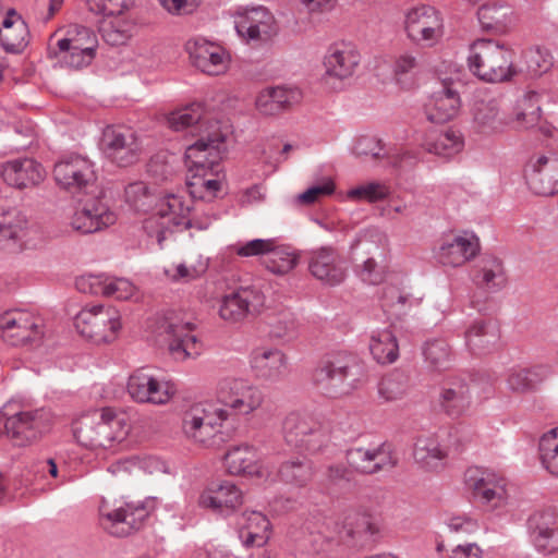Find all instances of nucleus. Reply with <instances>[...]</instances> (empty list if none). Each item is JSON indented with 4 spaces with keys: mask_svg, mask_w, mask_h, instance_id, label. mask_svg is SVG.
<instances>
[{
    "mask_svg": "<svg viewBox=\"0 0 558 558\" xmlns=\"http://www.w3.org/2000/svg\"><path fill=\"white\" fill-rule=\"evenodd\" d=\"M228 128L207 133L185 150L189 171L187 187L190 197L170 194L159 199L153 215L143 221L147 236L162 248L163 241L169 239L175 228L190 227L191 198L213 201L222 189L219 175L220 160L226 150L225 141Z\"/></svg>",
    "mask_w": 558,
    "mask_h": 558,
    "instance_id": "obj_1",
    "label": "nucleus"
},
{
    "mask_svg": "<svg viewBox=\"0 0 558 558\" xmlns=\"http://www.w3.org/2000/svg\"><path fill=\"white\" fill-rule=\"evenodd\" d=\"M131 425L125 414L111 408L95 409L73 422V434L80 445L90 450L108 449L122 442Z\"/></svg>",
    "mask_w": 558,
    "mask_h": 558,
    "instance_id": "obj_2",
    "label": "nucleus"
},
{
    "mask_svg": "<svg viewBox=\"0 0 558 558\" xmlns=\"http://www.w3.org/2000/svg\"><path fill=\"white\" fill-rule=\"evenodd\" d=\"M364 378L363 366L350 353L328 355L313 373V383L326 397L341 398L354 391Z\"/></svg>",
    "mask_w": 558,
    "mask_h": 558,
    "instance_id": "obj_3",
    "label": "nucleus"
},
{
    "mask_svg": "<svg viewBox=\"0 0 558 558\" xmlns=\"http://www.w3.org/2000/svg\"><path fill=\"white\" fill-rule=\"evenodd\" d=\"M468 65L478 80L487 83L507 82L518 73L513 51L493 39H477L470 46Z\"/></svg>",
    "mask_w": 558,
    "mask_h": 558,
    "instance_id": "obj_4",
    "label": "nucleus"
},
{
    "mask_svg": "<svg viewBox=\"0 0 558 558\" xmlns=\"http://www.w3.org/2000/svg\"><path fill=\"white\" fill-rule=\"evenodd\" d=\"M229 412L211 403H195L187 408L181 420L184 438L197 446L211 447L217 444Z\"/></svg>",
    "mask_w": 558,
    "mask_h": 558,
    "instance_id": "obj_5",
    "label": "nucleus"
},
{
    "mask_svg": "<svg viewBox=\"0 0 558 558\" xmlns=\"http://www.w3.org/2000/svg\"><path fill=\"white\" fill-rule=\"evenodd\" d=\"M122 326V315L112 305L85 306L75 317L80 335L97 344L117 340Z\"/></svg>",
    "mask_w": 558,
    "mask_h": 558,
    "instance_id": "obj_6",
    "label": "nucleus"
},
{
    "mask_svg": "<svg viewBox=\"0 0 558 558\" xmlns=\"http://www.w3.org/2000/svg\"><path fill=\"white\" fill-rule=\"evenodd\" d=\"M216 398L220 408L230 415L250 417L262 409L265 396L248 379L228 377L218 383Z\"/></svg>",
    "mask_w": 558,
    "mask_h": 558,
    "instance_id": "obj_7",
    "label": "nucleus"
},
{
    "mask_svg": "<svg viewBox=\"0 0 558 558\" xmlns=\"http://www.w3.org/2000/svg\"><path fill=\"white\" fill-rule=\"evenodd\" d=\"M403 27L407 37L423 48L437 46L446 33L442 12L425 3L413 5L405 11Z\"/></svg>",
    "mask_w": 558,
    "mask_h": 558,
    "instance_id": "obj_8",
    "label": "nucleus"
},
{
    "mask_svg": "<svg viewBox=\"0 0 558 558\" xmlns=\"http://www.w3.org/2000/svg\"><path fill=\"white\" fill-rule=\"evenodd\" d=\"M98 512L100 526L118 537L126 536L138 530L147 518L145 507L117 498H102Z\"/></svg>",
    "mask_w": 558,
    "mask_h": 558,
    "instance_id": "obj_9",
    "label": "nucleus"
},
{
    "mask_svg": "<svg viewBox=\"0 0 558 558\" xmlns=\"http://www.w3.org/2000/svg\"><path fill=\"white\" fill-rule=\"evenodd\" d=\"M464 484L473 498L488 509L495 510L508 502V482L492 470L469 468L464 473Z\"/></svg>",
    "mask_w": 558,
    "mask_h": 558,
    "instance_id": "obj_10",
    "label": "nucleus"
},
{
    "mask_svg": "<svg viewBox=\"0 0 558 558\" xmlns=\"http://www.w3.org/2000/svg\"><path fill=\"white\" fill-rule=\"evenodd\" d=\"M510 113L494 97L475 99L470 109V132L476 138H493L507 133Z\"/></svg>",
    "mask_w": 558,
    "mask_h": 558,
    "instance_id": "obj_11",
    "label": "nucleus"
},
{
    "mask_svg": "<svg viewBox=\"0 0 558 558\" xmlns=\"http://www.w3.org/2000/svg\"><path fill=\"white\" fill-rule=\"evenodd\" d=\"M45 241L44 231L16 209L8 210L0 220V244L11 252L36 248Z\"/></svg>",
    "mask_w": 558,
    "mask_h": 558,
    "instance_id": "obj_12",
    "label": "nucleus"
},
{
    "mask_svg": "<svg viewBox=\"0 0 558 558\" xmlns=\"http://www.w3.org/2000/svg\"><path fill=\"white\" fill-rule=\"evenodd\" d=\"M58 185L71 193H92L96 190L97 175L93 162L77 154L63 156L53 168Z\"/></svg>",
    "mask_w": 558,
    "mask_h": 558,
    "instance_id": "obj_13",
    "label": "nucleus"
},
{
    "mask_svg": "<svg viewBox=\"0 0 558 558\" xmlns=\"http://www.w3.org/2000/svg\"><path fill=\"white\" fill-rule=\"evenodd\" d=\"M2 339L11 345L38 343L45 336L41 317L24 310L5 312L0 317Z\"/></svg>",
    "mask_w": 558,
    "mask_h": 558,
    "instance_id": "obj_14",
    "label": "nucleus"
},
{
    "mask_svg": "<svg viewBox=\"0 0 558 558\" xmlns=\"http://www.w3.org/2000/svg\"><path fill=\"white\" fill-rule=\"evenodd\" d=\"M160 329L167 335L168 349L175 361L196 357L202 353L203 343L195 332V325L181 315L165 316Z\"/></svg>",
    "mask_w": 558,
    "mask_h": 558,
    "instance_id": "obj_15",
    "label": "nucleus"
},
{
    "mask_svg": "<svg viewBox=\"0 0 558 558\" xmlns=\"http://www.w3.org/2000/svg\"><path fill=\"white\" fill-rule=\"evenodd\" d=\"M234 25L239 36L255 46L272 40L279 31L274 14L265 7L238 10Z\"/></svg>",
    "mask_w": 558,
    "mask_h": 558,
    "instance_id": "obj_16",
    "label": "nucleus"
},
{
    "mask_svg": "<svg viewBox=\"0 0 558 558\" xmlns=\"http://www.w3.org/2000/svg\"><path fill=\"white\" fill-rule=\"evenodd\" d=\"M361 60V52L354 44L337 41L330 45L323 59L325 81L331 84L344 83L356 73Z\"/></svg>",
    "mask_w": 558,
    "mask_h": 558,
    "instance_id": "obj_17",
    "label": "nucleus"
},
{
    "mask_svg": "<svg viewBox=\"0 0 558 558\" xmlns=\"http://www.w3.org/2000/svg\"><path fill=\"white\" fill-rule=\"evenodd\" d=\"M185 51L193 66L207 75H223L231 64L229 51L218 43L204 37L189 39L185 43Z\"/></svg>",
    "mask_w": 558,
    "mask_h": 558,
    "instance_id": "obj_18",
    "label": "nucleus"
},
{
    "mask_svg": "<svg viewBox=\"0 0 558 558\" xmlns=\"http://www.w3.org/2000/svg\"><path fill=\"white\" fill-rule=\"evenodd\" d=\"M265 305V295L254 286H241L225 294L219 301L218 314L228 323H239L252 314L258 313Z\"/></svg>",
    "mask_w": 558,
    "mask_h": 558,
    "instance_id": "obj_19",
    "label": "nucleus"
},
{
    "mask_svg": "<svg viewBox=\"0 0 558 558\" xmlns=\"http://www.w3.org/2000/svg\"><path fill=\"white\" fill-rule=\"evenodd\" d=\"M75 287L83 293L112 298L119 301L138 300V288L126 278L100 275H83L75 280Z\"/></svg>",
    "mask_w": 558,
    "mask_h": 558,
    "instance_id": "obj_20",
    "label": "nucleus"
},
{
    "mask_svg": "<svg viewBox=\"0 0 558 558\" xmlns=\"http://www.w3.org/2000/svg\"><path fill=\"white\" fill-rule=\"evenodd\" d=\"M50 427V418L44 410L20 412L7 420V437L17 447L29 446Z\"/></svg>",
    "mask_w": 558,
    "mask_h": 558,
    "instance_id": "obj_21",
    "label": "nucleus"
},
{
    "mask_svg": "<svg viewBox=\"0 0 558 558\" xmlns=\"http://www.w3.org/2000/svg\"><path fill=\"white\" fill-rule=\"evenodd\" d=\"M525 179L534 194L554 195L558 192V155L547 153L532 156L525 168Z\"/></svg>",
    "mask_w": 558,
    "mask_h": 558,
    "instance_id": "obj_22",
    "label": "nucleus"
},
{
    "mask_svg": "<svg viewBox=\"0 0 558 558\" xmlns=\"http://www.w3.org/2000/svg\"><path fill=\"white\" fill-rule=\"evenodd\" d=\"M105 151L120 167L135 163L142 153V146L136 132L130 128H108L104 132Z\"/></svg>",
    "mask_w": 558,
    "mask_h": 558,
    "instance_id": "obj_23",
    "label": "nucleus"
},
{
    "mask_svg": "<svg viewBox=\"0 0 558 558\" xmlns=\"http://www.w3.org/2000/svg\"><path fill=\"white\" fill-rule=\"evenodd\" d=\"M461 99L452 78H444L425 105V114L433 123H446L460 112Z\"/></svg>",
    "mask_w": 558,
    "mask_h": 558,
    "instance_id": "obj_24",
    "label": "nucleus"
},
{
    "mask_svg": "<svg viewBox=\"0 0 558 558\" xmlns=\"http://www.w3.org/2000/svg\"><path fill=\"white\" fill-rule=\"evenodd\" d=\"M227 471L231 475H241L267 480L269 468L263 462L258 450L248 444L231 447L225 456Z\"/></svg>",
    "mask_w": 558,
    "mask_h": 558,
    "instance_id": "obj_25",
    "label": "nucleus"
},
{
    "mask_svg": "<svg viewBox=\"0 0 558 558\" xmlns=\"http://www.w3.org/2000/svg\"><path fill=\"white\" fill-rule=\"evenodd\" d=\"M117 215L99 198L86 199L74 211L70 220L73 230L93 233L112 226Z\"/></svg>",
    "mask_w": 558,
    "mask_h": 558,
    "instance_id": "obj_26",
    "label": "nucleus"
},
{
    "mask_svg": "<svg viewBox=\"0 0 558 558\" xmlns=\"http://www.w3.org/2000/svg\"><path fill=\"white\" fill-rule=\"evenodd\" d=\"M478 251V240L474 235L452 234L441 241L435 256L442 266L457 268L473 259Z\"/></svg>",
    "mask_w": 558,
    "mask_h": 558,
    "instance_id": "obj_27",
    "label": "nucleus"
},
{
    "mask_svg": "<svg viewBox=\"0 0 558 558\" xmlns=\"http://www.w3.org/2000/svg\"><path fill=\"white\" fill-rule=\"evenodd\" d=\"M250 365L257 378L270 383L282 380L289 369L286 353L272 347L254 349L250 356Z\"/></svg>",
    "mask_w": 558,
    "mask_h": 558,
    "instance_id": "obj_28",
    "label": "nucleus"
},
{
    "mask_svg": "<svg viewBox=\"0 0 558 558\" xmlns=\"http://www.w3.org/2000/svg\"><path fill=\"white\" fill-rule=\"evenodd\" d=\"M308 269L316 279L329 286H337L345 278L344 263L340 255L330 247L312 251Z\"/></svg>",
    "mask_w": 558,
    "mask_h": 558,
    "instance_id": "obj_29",
    "label": "nucleus"
},
{
    "mask_svg": "<svg viewBox=\"0 0 558 558\" xmlns=\"http://www.w3.org/2000/svg\"><path fill=\"white\" fill-rule=\"evenodd\" d=\"M347 458L357 472L364 474H374L397 463L390 446L385 444L374 448H353L348 451Z\"/></svg>",
    "mask_w": 558,
    "mask_h": 558,
    "instance_id": "obj_30",
    "label": "nucleus"
},
{
    "mask_svg": "<svg viewBox=\"0 0 558 558\" xmlns=\"http://www.w3.org/2000/svg\"><path fill=\"white\" fill-rule=\"evenodd\" d=\"M46 175V171L32 158H16L7 161L1 167L3 181L17 189H26L39 184Z\"/></svg>",
    "mask_w": 558,
    "mask_h": 558,
    "instance_id": "obj_31",
    "label": "nucleus"
},
{
    "mask_svg": "<svg viewBox=\"0 0 558 558\" xmlns=\"http://www.w3.org/2000/svg\"><path fill=\"white\" fill-rule=\"evenodd\" d=\"M239 536L245 547H264L270 539L272 526L262 512L245 510L238 520Z\"/></svg>",
    "mask_w": 558,
    "mask_h": 558,
    "instance_id": "obj_32",
    "label": "nucleus"
},
{
    "mask_svg": "<svg viewBox=\"0 0 558 558\" xmlns=\"http://www.w3.org/2000/svg\"><path fill=\"white\" fill-rule=\"evenodd\" d=\"M302 99L295 87L274 86L262 89L255 100L256 110L264 116H275L290 109Z\"/></svg>",
    "mask_w": 558,
    "mask_h": 558,
    "instance_id": "obj_33",
    "label": "nucleus"
},
{
    "mask_svg": "<svg viewBox=\"0 0 558 558\" xmlns=\"http://www.w3.org/2000/svg\"><path fill=\"white\" fill-rule=\"evenodd\" d=\"M242 500L241 489L235 484L225 481L206 488L199 495L198 505L215 512H223L234 510L242 504Z\"/></svg>",
    "mask_w": 558,
    "mask_h": 558,
    "instance_id": "obj_34",
    "label": "nucleus"
},
{
    "mask_svg": "<svg viewBox=\"0 0 558 558\" xmlns=\"http://www.w3.org/2000/svg\"><path fill=\"white\" fill-rule=\"evenodd\" d=\"M477 16L482 27L496 35L508 34L517 23L514 11L506 1L483 4L477 11Z\"/></svg>",
    "mask_w": 558,
    "mask_h": 558,
    "instance_id": "obj_35",
    "label": "nucleus"
},
{
    "mask_svg": "<svg viewBox=\"0 0 558 558\" xmlns=\"http://www.w3.org/2000/svg\"><path fill=\"white\" fill-rule=\"evenodd\" d=\"M413 457L421 468L438 472L445 468L448 452L435 435L426 434L417 437Z\"/></svg>",
    "mask_w": 558,
    "mask_h": 558,
    "instance_id": "obj_36",
    "label": "nucleus"
},
{
    "mask_svg": "<svg viewBox=\"0 0 558 558\" xmlns=\"http://www.w3.org/2000/svg\"><path fill=\"white\" fill-rule=\"evenodd\" d=\"M464 338L471 351L478 354L488 352L499 342V326L490 319H476L468 327Z\"/></svg>",
    "mask_w": 558,
    "mask_h": 558,
    "instance_id": "obj_37",
    "label": "nucleus"
},
{
    "mask_svg": "<svg viewBox=\"0 0 558 558\" xmlns=\"http://www.w3.org/2000/svg\"><path fill=\"white\" fill-rule=\"evenodd\" d=\"M473 280L474 283L484 291L496 292L501 290L507 282L502 262L495 256L482 258L477 265Z\"/></svg>",
    "mask_w": 558,
    "mask_h": 558,
    "instance_id": "obj_38",
    "label": "nucleus"
},
{
    "mask_svg": "<svg viewBox=\"0 0 558 558\" xmlns=\"http://www.w3.org/2000/svg\"><path fill=\"white\" fill-rule=\"evenodd\" d=\"M422 146L429 154L450 158L462 151L464 138L460 131L447 129L439 133L427 134Z\"/></svg>",
    "mask_w": 558,
    "mask_h": 558,
    "instance_id": "obj_39",
    "label": "nucleus"
},
{
    "mask_svg": "<svg viewBox=\"0 0 558 558\" xmlns=\"http://www.w3.org/2000/svg\"><path fill=\"white\" fill-rule=\"evenodd\" d=\"M27 26L13 10L0 16V43L8 51H20L26 45Z\"/></svg>",
    "mask_w": 558,
    "mask_h": 558,
    "instance_id": "obj_40",
    "label": "nucleus"
},
{
    "mask_svg": "<svg viewBox=\"0 0 558 558\" xmlns=\"http://www.w3.org/2000/svg\"><path fill=\"white\" fill-rule=\"evenodd\" d=\"M471 392L463 380H452L442 388L440 392V405L450 416H460L471 405Z\"/></svg>",
    "mask_w": 558,
    "mask_h": 558,
    "instance_id": "obj_41",
    "label": "nucleus"
},
{
    "mask_svg": "<svg viewBox=\"0 0 558 558\" xmlns=\"http://www.w3.org/2000/svg\"><path fill=\"white\" fill-rule=\"evenodd\" d=\"M62 33V31H57L50 40L57 41L61 49L71 46L72 49L95 54L97 38L92 29L81 25H71L63 35Z\"/></svg>",
    "mask_w": 558,
    "mask_h": 558,
    "instance_id": "obj_42",
    "label": "nucleus"
},
{
    "mask_svg": "<svg viewBox=\"0 0 558 558\" xmlns=\"http://www.w3.org/2000/svg\"><path fill=\"white\" fill-rule=\"evenodd\" d=\"M373 357L383 365L392 364L399 357V345L393 332L389 329L375 331L369 341Z\"/></svg>",
    "mask_w": 558,
    "mask_h": 558,
    "instance_id": "obj_43",
    "label": "nucleus"
},
{
    "mask_svg": "<svg viewBox=\"0 0 558 558\" xmlns=\"http://www.w3.org/2000/svg\"><path fill=\"white\" fill-rule=\"evenodd\" d=\"M316 426V420L301 413H290L283 422V435L288 445L299 448L306 435Z\"/></svg>",
    "mask_w": 558,
    "mask_h": 558,
    "instance_id": "obj_44",
    "label": "nucleus"
},
{
    "mask_svg": "<svg viewBox=\"0 0 558 558\" xmlns=\"http://www.w3.org/2000/svg\"><path fill=\"white\" fill-rule=\"evenodd\" d=\"M177 393L175 384L146 369V403L163 405Z\"/></svg>",
    "mask_w": 558,
    "mask_h": 558,
    "instance_id": "obj_45",
    "label": "nucleus"
},
{
    "mask_svg": "<svg viewBox=\"0 0 558 558\" xmlns=\"http://www.w3.org/2000/svg\"><path fill=\"white\" fill-rule=\"evenodd\" d=\"M266 325L269 337L278 340L294 338L299 329L295 315L288 310L268 314Z\"/></svg>",
    "mask_w": 558,
    "mask_h": 558,
    "instance_id": "obj_46",
    "label": "nucleus"
},
{
    "mask_svg": "<svg viewBox=\"0 0 558 558\" xmlns=\"http://www.w3.org/2000/svg\"><path fill=\"white\" fill-rule=\"evenodd\" d=\"M269 251L264 265L272 274H288L298 265V255L289 246L280 245L274 240V247Z\"/></svg>",
    "mask_w": 558,
    "mask_h": 558,
    "instance_id": "obj_47",
    "label": "nucleus"
},
{
    "mask_svg": "<svg viewBox=\"0 0 558 558\" xmlns=\"http://www.w3.org/2000/svg\"><path fill=\"white\" fill-rule=\"evenodd\" d=\"M281 481L298 487H304L313 476L312 464L305 459H291L283 462L279 469Z\"/></svg>",
    "mask_w": 558,
    "mask_h": 558,
    "instance_id": "obj_48",
    "label": "nucleus"
},
{
    "mask_svg": "<svg viewBox=\"0 0 558 558\" xmlns=\"http://www.w3.org/2000/svg\"><path fill=\"white\" fill-rule=\"evenodd\" d=\"M113 19L105 23L101 28L104 39L112 45H123L132 37L135 24L126 13L123 15H111Z\"/></svg>",
    "mask_w": 558,
    "mask_h": 558,
    "instance_id": "obj_49",
    "label": "nucleus"
},
{
    "mask_svg": "<svg viewBox=\"0 0 558 558\" xmlns=\"http://www.w3.org/2000/svg\"><path fill=\"white\" fill-rule=\"evenodd\" d=\"M48 56L57 59L62 65L72 69H82L90 64L94 59V53L72 49L71 46L63 47L57 45V41L50 40L48 47Z\"/></svg>",
    "mask_w": 558,
    "mask_h": 558,
    "instance_id": "obj_50",
    "label": "nucleus"
},
{
    "mask_svg": "<svg viewBox=\"0 0 558 558\" xmlns=\"http://www.w3.org/2000/svg\"><path fill=\"white\" fill-rule=\"evenodd\" d=\"M391 194L390 185L381 181H368L347 192V197L354 202L377 203L387 199Z\"/></svg>",
    "mask_w": 558,
    "mask_h": 558,
    "instance_id": "obj_51",
    "label": "nucleus"
},
{
    "mask_svg": "<svg viewBox=\"0 0 558 558\" xmlns=\"http://www.w3.org/2000/svg\"><path fill=\"white\" fill-rule=\"evenodd\" d=\"M423 354L428 367L434 371H441L450 365L451 348L445 339L427 340L423 348Z\"/></svg>",
    "mask_w": 558,
    "mask_h": 558,
    "instance_id": "obj_52",
    "label": "nucleus"
},
{
    "mask_svg": "<svg viewBox=\"0 0 558 558\" xmlns=\"http://www.w3.org/2000/svg\"><path fill=\"white\" fill-rule=\"evenodd\" d=\"M538 450L543 466L550 474L558 476V427L543 434Z\"/></svg>",
    "mask_w": 558,
    "mask_h": 558,
    "instance_id": "obj_53",
    "label": "nucleus"
},
{
    "mask_svg": "<svg viewBox=\"0 0 558 558\" xmlns=\"http://www.w3.org/2000/svg\"><path fill=\"white\" fill-rule=\"evenodd\" d=\"M207 269V262L198 259L195 263L171 264L163 268L166 278L172 282H190L198 279Z\"/></svg>",
    "mask_w": 558,
    "mask_h": 558,
    "instance_id": "obj_54",
    "label": "nucleus"
},
{
    "mask_svg": "<svg viewBox=\"0 0 558 558\" xmlns=\"http://www.w3.org/2000/svg\"><path fill=\"white\" fill-rule=\"evenodd\" d=\"M125 202L137 211H147L156 202V195L146 183L133 182L125 187Z\"/></svg>",
    "mask_w": 558,
    "mask_h": 558,
    "instance_id": "obj_55",
    "label": "nucleus"
},
{
    "mask_svg": "<svg viewBox=\"0 0 558 558\" xmlns=\"http://www.w3.org/2000/svg\"><path fill=\"white\" fill-rule=\"evenodd\" d=\"M203 106L201 104H192L169 113L167 117V123L170 129L174 131H181L199 123L203 119Z\"/></svg>",
    "mask_w": 558,
    "mask_h": 558,
    "instance_id": "obj_56",
    "label": "nucleus"
},
{
    "mask_svg": "<svg viewBox=\"0 0 558 558\" xmlns=\"http://www.w3.org/2000/svg\"><path fill=\"white\" fill-rule=\"evenodd\" d=\"M527 524L531 536L538 534L539 542L542 533L558 532V514L550 508L538 510L529 518Z\"/></svg>",
    "mask_w": 558,
    "mask_h": 558,
    "instance_id": "obj_57",
    "label": "nucleus"
},
{
    "mask_svg": "<svg viewBox=\"0 0 558 558\" xmlns=\"http://www.w3.org/2000/svg\"><path fill=\"white\" fill-rule=\"evenodd\" d=\"M524 70L532 75L547 72L553 65V57L547 49L535 47L523 52Z\"/></svg>",
    "mask_w": 558,
    "mask_h": 558,
    "instance_id": "obj_58",
    "label": "nucleus"
},
{
    "mask_svg": "<svg viewBox=\"0 0 558 558\" xmlns=\"http://www.w3.org/2000/svg\"><path fill=\"white\" fill-rule=\"evenodd\" d=\"M407 388V378L400 373H392L381 379L378 392L384 400L396 401L405 395Z\"/></svg>",
    "mask_w": 558,
    "mask_h": 558,
    "instance_id": "obj_59",
    "label": "nucleus"
},
{
    "mask_svg": "<svg viewBox=\"0 0 558 558\" xmlns=\"http://www.w3.org/2000/svg\"><path fill=\"white\" fill-rule=\"evenodd\" d=\"M271 247H274V239H254L232 244L229 246V251L240 257L260 256L264 260Z\"/></svg>",
    "mask_w": 558,
    "mask_h": 558,
    "instance_id": "obj_60",
    "label": "nucleus"
},
{
    "mask_svg": "<svg viewBox=\"0 0 558 558\" xmlns=\"http://www.w3.org/2000/svg\"><path fill=\"white\" fill-rule=\"evenodd\" d=\"M381 299L383 306L385 308L396 311L398 313H402L407 307L412 306L414 301L408 291L393 284H389L384 288Z\"/></svg>",
    "mask_w": 558,
    "mask_h": 558,
    "instance_id": "obj_61",
    "label": "nucleus"
},
{
    "mask_svg": "<svg viewBox=\"0 0 558 558\" xmlns=\"http://www.w3.org/2000/svg\"><path fill=\"white\" fill-rule=\"evenodd\" d=\"M329 444V429L316 421V426L306 435L303 444L298 449L308 453H318L324 451Z\"/></svg>",
    "mask_w": 558,
    "mask_h": 558,
    "instance_id": "obj_62",
    "label": "nucleus"
},
{
    "mask_svg": "<svg viewBox=\"0 0 558 558\" xmlns=\"http://www.w3.org/2000/svg\"><path fill=\"white\" fill-rule=\"evenodd\" d=\"M90 11L107 15H123L134 5L135 0H86Z\"/></svg>",
    "mask_w": 558,
    "mask_h": 558,
    "instance_id": "obj_63",
    "label": "nucleus"
},
{
    "mask_svg": "<svg viewBox=\"0 0 558 558\" xmlns=\"http://www.w3.org/2000/svg\"><path fill=\"white\" fill-rule=\"evenodd\" d=\"M133 458L135 462L134 468L136 469V476L143 474L155 477L165 474L168 471L167 463L159 457L145 454L135 456Z\"/></svg>",
    "mask_w": 558,
    "mask_h": 558,
    "instance_id": "obj_64",
    "label": "nucleus"
}]
</instances>
